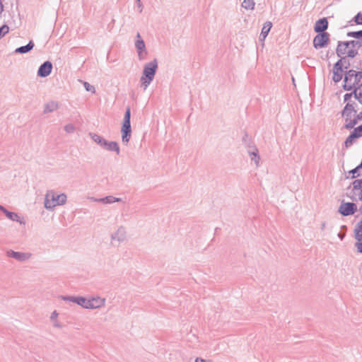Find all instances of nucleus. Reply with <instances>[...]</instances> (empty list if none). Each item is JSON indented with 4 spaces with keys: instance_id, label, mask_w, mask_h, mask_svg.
Instances as JSON below:
<instances>
[{
    "instance_id": "nucleus-25",
    "label": "nucleus",
    "mask_w": 362,
    "mask_h": 362,
    "mask_svg": "<svg viewBox=\"0 0 362 362\" xmlns=\"http://www.w3.org/2000/svg\"><path fill=\"white\" fill-rule=\"evenodd\" d=\"M44 205L45 208L47 210H52L56 206L55 204L52 203V201H51V197L48 192H47L45 197Z\"/></svg>"
},
{
    "instance_id": "nucleus-50",
    "label": "nucleus",
    "mask_w": 362,
    "mask_h": 362,
    "mask_svg": "<svg viewBox=\"0 0 362 362\" xmlns=\"http://www.w3.org/2000/svg\"><path fill=\"white\" fill-rule=\"evenodd\" d=\"M54 327H60V325H59L58 323H55V324L54 325Z\"/></svg>"
},
{
    "instance_id": "nucleus-7",
    "label": "nucleus",
    "mask_w": 362,
    "mask_h": 362,
    "mask_svg": "<svg viewBox=\"0 0 362 362\" xmlns=\"http://www.w3.org/2000/svg\"><path fill=\"white\" fill-rule=\"evenodd\" d=\"M329 42V35L327 33H318L313 39V47L316 49L325 47Z\"/></svg>"
},
{
    "instance_id": "nucleus-26",
    "label": "nucleus",
    "mask_w": 362,
    "mask_h": 362,
    "mask_svg": "<svg viewBox=\"0 0 362 362\" xmlns=\"http://www.w3.org/2000/svg\"><path fill=\"white\" fill-rule=\"evenodd\" d=\"M354 88L351 90L350 93H346L344 95V102L346 103V104L351 103L352 106H356V103L354 101H352L351 99L352 97L354 98Z\"/></svg>"
},
{
    "instance_id": "nucleus-27",
    "label": "nucleus",
    "mask_w": 362,
    "mask_h": 362,
    "mask_svg": "<svg viewBox=\"0 0 362 362\" xmlns=\"http://www.w3.org/2000/svg\"><path fill=\"white\" fill-rule=\"evenodd\" d=\"M89 136L94 142L100 145L101 147L103 146L104 141H105L106 140L105 139L95 133L90 132L89 133Z\"/></svg>"
},
{
    "instance_id": "nucleus-19",
    "label": "nucleus",
    "mask_w": 362,
    "mask_h": 362,
    "mask_svg": "<svg viewBox=\"0 0 362 362\" xmlns=\"http://www.w3.org/2000/svg\"><path fill=\"white\" fill-rule=\"evenodd\" d=\"M247 153L250 158L253 160L257 167L259 165L260 156L259 155V151L255 146H252L250 149H247Z\"/></svg>"
},
{
    "instance_id": "nucleus-22",
    "label": "nucleus",
    "mask_w": 362,
    "mask_h": 362,
    "mask_svg": "<svg viewBox=\"0 0 362 362\" xmlns=\"http://www.w3.org/2000/svg\"><path fill=\"white\" fill-rule=\"evenodd\" d=\"M241 7L247 11H253L255 8L254 0H243L241 2Z\"/></svg>"
},
{
    "instance_id": "nucleus-14",
    "label": "nucleus",
    "mask_w": 362,
    "mask_h": 362,
    "mask_svg": "<svg viewBox=\"0 0 362 362\" xmlns=\"http://www.w3.org/2000/svg\"><path fill=\"white\" fill-rule=\"evenodd\" d=\"M61 298L64 301L75 303L83 308H86L87 298L83 296H62Z\"/></svg>"
},
{
    "instance_id": "nucleus-49",
    "label": "nucleus",
    "mask_w": 362,
    "mask_h": 362,
    "mask_svg": "<svg viewBox=\"0 0 362 362\" xmlns=\"http://www.w3.org/2000/svg\"><path fill=\"white\" fill-rule=\"evenodd\" d=\"M341 228L342 229H346V226L345 225H343L341 226Z\"/></svg>"
},
{
    "instance_id": "nucleus-10",
    "label": "nucleus",
    "mask_w": 362,
    "mask_h": 362,
    "mask_svg": "<svg viewBox=\"0 0 362 362\" xmlns=\"http://www.w3.org/2000/svg\"><path fill=\"white\" fill-rule=\"evenodd\" d=\"M105 298H100L99 296L87 299L86 309L100 308L105 305Z\"/></svg>"
},
{
    "instance_id": "nucleus-1",
    "label": "nucleus",
    "mask_w": 362,
    "mask_h": 362,
    "mask_svg": "<svg viewBox=\"0 0 362 362\" xmlns=\"http://www.w3.org/2000/svg\"><path fill=\"white\" fill-rule=\"evenodd\" d=\"M359 47V43L354 40L339 42L337 48V52L341 59L336 63V67L343 66L342 62L345 57H354L358 53Z\"/></svg>"
},
{
    "instance_id": "nucleus-4",
    "label": "nucleus",
    "mask_w": 362,
    "mask_h": 362,
    "mask_svg": "<svg viewBox=\"0 0 362 362\" xmlns=\"http://www.w3.org/2000/svg\"><path fill=\"white\" fill-rule=\"evenodd\" d=\"M357 86L356 76H354V69H349L344 72V79L343 89L350 91Z\"/></svg>"
},
{
    "instance_id": "nucleus-20",
    "label": "nucleus",
    "mask_w": 362,
    "mask_h": 362,
    "mask_svg": "<svg viewBox=\"0 0 362 362\" xmlns=\"http://www.w3.org/2000/svg\"><path fill=\"white\" fill-rule=\"evenodd\" d=\"M122 199L120 198L115 197L113 196H107L105 197L94 199L95 202H101L103 204H112L115 202H119Z\"/></svg>"
},
{
    "instance_id": "nucleus-36",
    "label": "nucleus",
    "mask_w": 362,
    "mask_h": 362,
    "mask_svg": "<svg viewBox=\"0 0 362 362\" xmlns=\"http://www.w3.org/2000/svg\"><path fill=\"white\" fill-rule=\"evenodd\" d=\"M243 141L244 144L247 146L248 149H250L252 146H254L251 141L248 139V135L245 134L244 137L243 138Z\"/></svg>"
},
{
    "instance_id": "nucleus-2",
    "label": "nucleus",
    "mask_w": 362,
    "mask_h": 362,
    "mask_svg": "<svg viewBox=\"0 0 362 362\" xmlns=\"http://www.w3.org/2000/svg\"><path fill=\"white\" fill-rule=\"evenodd\" d=\"M356 106H352L351 103L346 104L344 109L341 112V116L345 119L344 128L346 129H352L358 122L362 120V110L358 114Z\"/></svg>"
},
{
    "instance_id": "nucleus-5",
    "label": "nucleus",
    "mask_w": 362,
    "mask_h": 362,
    "mask_svg": "<svg viewBox=\"0 0 362 362\" xmlns=\"http://www.w3.org/2000/svg\"><path fill=\"white\" fill-rule=\"evenodd\" d=\"M357 211V205L354 202H345L342 201L338 209V212L343 216H348L355 214Z\"/></svg>"
},
{
    "instance_id": "nucleus-46",
    "label": "nucleus",
    "mask_w": 362,
    "mask_h": 362,
    "mask_svg": "<svg viewBox=\"0 0 362 362\" xmlns=\"http://www.w3.org/2000/svg\"><path fill=\"white\" fill-rule=\"evenodd\" d=\"M195 362H213L211 361H206L205 359H203L202 358L197 357L195 359Z\"/></svg>"
},
{
    "instance_id": "nucleus-15",
    "label": "nucleus",
    "mask_w": 362,
    "mask_h": 362,
    "mask_svg": "<svg viewBox=\"0 0 362 362\" xmlns=\"http://www.w3.org/2000/svg\"><path fill=\"white\" fill-rule=\"evenodd\" d=\"M51 197L52 203L55 204V206L64 205L66 202L67 196L64 193L57 194L53 190L47 191Z\"/></svg>"
},
{
    "instance_id": "nucleus-17",
    "label": "nucleus",
    "mask_w": 362,
    "mask_h": 362,
    "mask_svg": "<svg viewBox=\"0 0 362 362\" xmlns=\"http://www.w3.org/2000/svg\"><path fill=\"white\" fill-rule=\"evenodd\" d=\"M328 28V21L326 18H321L317 20L314 25V30L316 33H325L324 31L326 30Z\"/></svg>"
},
{
    "instance_id": "nucleus-8",
    "label": "nucleus",
    "mask_w": 362,
    "mask_h": 362,
    "mask_svg": "<svg viewBox=\"0 0 362 362\" xmlns=\"http://www.w3.org/2000/svg\"><path fill=\"white\" fill-rule=\"evenodd\" d=\"M126 239L127 231L124 226H119L115 232L111 234V240L112 244H114L115 242L120 244L125 241Z\"/></svg>"
},
{
    "instance_id": "nucleus-38",
    "label": "nucleus",
    "mask_w": 362,
    "mask_h": 362,
    "mask_svg": "<svg viewBox=\"0 0 362 362\" xmlns=\"http://www.w3.org/2000/svg\"><path fill=\"white\" fill-rule=\"evenodd\" d=\"M158 66V62L156 59H153L150 61L146 66V68H157Z\"/></svg>"
},
{
    "instance_id": "nucleus-6",
    "label": "nucleus",
    "mask_w": 362,
    "mask_h": 362,
    "mask_svg": "<svg viewBox=\"0 0 362 362\" xmlns=\"http://www.w3.org/2000/svg\"><path fill=\"white\" fill-rule=\"evenodd\" d=\"M143 73L140 78L141 86L146 90L151 82L153 80L157 69H143Z\"/></svg>"
},
{
    "instance_id": "nucleus-35",
    "label": "nucleus",
    "mask_w": 362,
    "mask_h": 362,
    "mask_svg": "<svg viewBox=\"0 0 362 362\" xmlns=\"http://www.w3.org/2000/svg\"><path fill=\"white\" fill-rule=\"evenodd\" d=\"M347 35L351 37L362 39V30L357 31V32H350V33H348Z\"/></svg>"
},
{
    "instance_id": "nucleus-42",
    "label": "nucleus",
    "mask_w": 362,
    "mask_h": 362,
    "mask_svg": "<svg viewBox=\"0 0 362 362\" xmlns=\"http://www.w3.org/2000/svg\"><path fill=\"white\" fill-rule=\"evenodd\" d=\"M355 23L358 25H362V13H358L355 16Z\"/></svg>"
},
{
    "instance_id": "nucleus-31",
    "label": "nucleus",
    "mask_w": 362,
    "mask_h": 362,
    "mask_svg": "<svg viewBox=\"0 0 362 362\" xmlns=\"http://www.w3.org/2000/svg\"><path fill=\"white\" fill-rule=\"evenodd\" d=\"M362 169V165L359 163L356 168L349 171V174H351V179L356 178L359 177L361 174L359 173V170Z\"/></svg>"
},
{
    "instance_id": "nucleus-47",
    "label": "nucleus",
    "mask_w": 362,
    "mask_h": 362,
    "mask_svg": "<svg viewBox=\"0 0 362 362\" xmlns=\"http://www.w3.org/2000/svg\"><path fill=\"white\" fill-rule=\"evenodd\" d=\"M337 236L339 237V238L341 240H342L344 238V237H345V233H339L337 234Z\"/></svg>"
},
{
    "instance_id": "nucleus-29",
    "label": "nucleus",
    "mask_w": 362,
    "mask_h": 362,
    "mask_svg": "<svg viewBox=\"0 0 362 362\" xmlns=\"http://www.w3.org/2000/svg\"><path fill=\"white\" fill-rule=\"evenodd\" d=\"M359 138L356 134L352 131L350 134L347 136L344 141V146L346 148L350 147L353 143L354 139Z\"/></svg>"
},
{
    "instance_id": "nucleus-9",
    "label": "nucleus",
    "mask_w": 362,
    "mask_h": 362,
    "mask_svg": "<svg viewBox=\"0 0 362 362\" xmlns=\"http://www.w3.org/2000/svg\"><path fill=\"white\" fill-rule=\"evenodd\" d=\"M6 255L7 257L13 258L21 262L28 260L31 257V254L29 252H16L12 250H8L6 252Z\"/></svg>"
},
{
    "instance_id": "nucleus-40",
    "label": "nucleus",
    "mask_w": 362,
    "mask_h": 362,
    "mask_svg": "<svg viewBox=\"0 0 362 362\" xmlns=\"http://www.w3.org/2000/svg\"><path fill=\"white\" fill-rule=\"evenodd\" d=\"M9 30V28L7 25H3L0 28V39L6 35Z\"/></svg>"
},
{
    "instance_id": "nucleus-44",
    "label": "nucleus",
    "mask_w": 362,
    "mask_h": 362,
    "mask_svg": "<svg viewBox=\"0 0 362 362\" xmlns=\"http://www.w3.org/2000/svg\"><path fill=\"white\" fill-rule=\"evenodd\" d=\"M355 247H356L358 253H362V241H357V243H355Z\"/></svg>"
},
{
    "instance_id": "nucleus-23",
    "label": "nucleus",
    "mask_w": 362,
    "mask_h": 362,
    "mask_svg": "<svg viewBox=\"0 0 362 362\" xmlns=\"http://www.w3.org/2000/svg\"><path fill=\"white\" fill-rule=\"evenodd\" d=\"M354 238L358 242L362 241V219L356 224L355 227Z\"/></svg>"
},
{
    "instance_id": "nucleus-13",
    "label": "nucleus",
    "mask_w": 362,
    "mask_h": 362,
    "mask_svg": "<svg viewBox=\"0 0 362 362\" xmlns=\"http://www.w3.org/2000/svg\"><path fill=\"white\" fill-rule=\"evenodd\" d=\"M121 134L122 141L124 144L127 145L129 143L132 135L131 123L122 122Z\"/></svg>"
},
{
    "instance_id": "nucleus-39",
    "label": "nucleus",
    "mask_w": 362,
    "mask_h": 362,
    "mask_svg": "<svg viewBox=\"0 0 362 362\" xmlns=\"http://www.w3.org/2000/svg\"><path fill=\"white\" fill-rule=\"evenodd\" d=\"M353 132L356 134L358 137L362 136V124L356 127L353 128Z\"/></svg>"
},
{
    "instance_id": "nucleus-43",
    "label": "nucleus",
    "mask_w": 362,
    "mask_h": 362,
    "mask_svg": "<svg viewBox=\"0 0 362 362\" xmlns=\"http://www.w3.org/2000/svg\"><path fill=\"white\" fill-rule=\"evenodd\" d=\"M40 68H52V64L49 61H46L40 65Z\"/></svg>"
},
{
    "instance_id": "nucleus-30",
    "label": "nucleus",
    "mask_w": 362,
    "mask_h": 362,
    "mask_svg": "<svg viewBox=\"0 0 362 362\" xmlns=\"http://www.w3.org/2000/svg\"><path fill=\"white\" fill-rule=\"evenodd\" d=\"M33 43L32 42H30L28 45L17 48L16 49V52L21 54L27 53L30 52L33 48Z\"/></svg>"
},
{
    "instance_id": "nucleus-12",
    "label": "nucleus",
    "mask_w": 362,
    "mask_h": 362,
    "mask_svg": "<svg viewBox=\"0 0 362 362\" xmlns=\"http://www.w3.org/2000/svg\"><path fill=\"white\" fill-rule=\"evenodd\" d=\"M0 210L5 214V216L13 221H16L21 225L25 226L26 222L23 217H20L17 213L12 212L6 209L4 206H1Z\"/></svg>"
},
{
    "instance_id": "nucleus-16",
    "label": "nucleus",
    "mask_w": 362,
    "mask_h": 362,
    "mask_svg": "<svg viewBox=\"0 0 362 362\" xmlns=\"http://www.w3.org/2000/svg\"><path fill=\"white\" fill-rule=\"evenodd\" d=\"M273 25L269 21H265L262 26L261 31L259 33V39L262 42H264L267 37Z\"/></svg>"
},
{
    "instance_id": "nucleus-11",
    "label": "nucleus",
    "mask_w": 362,
    "mask_h": 362,
    "mask_svg": "<svg viewBox=\"0 0 362 362\" xmlns=\"http://www.w3.org/2000/svg\"><path fill=\"white\" fill-rule=\"evenodd\" d=\"M352 199H356L357 197L358 199L362 201V178L356 179L352 182Z\"/></svg>"
},
{
    "instance_id": "nucleus-48",
    "label": "nucleus",
    "mask_w": 362,
    "mask_h": 362,
    "mask_svg": "<svg viewBox=\"0 0 362 362\" xmlns=\"http://www.w3.org/2000/svg\"><path fill=\"white\" fill-rule=\"evenodd\" d=\"M325 226H326V223L325 222H322L321 223V227H320L321 230H323L325 228Z\"/></svg>"
},
{
    "instance_id": "nucleus-24",
    "label": "nucleus",
    "mask_w": 362,
    "mask_h": 362,
    "mask_svg": "<svg viewBox=\"0 0 362 362\" xmlns=\"http://www.w3.org/2000/svg\"><path fill=\"white\" fill-rule=\"evenodd\" d=\"M354 98L362 105V83L354 88Z\"/></svg>"
},
{
    "instance_id": "nucleus-3",
    "label": "nucleus",
    "mask_w": 362,
    "mask_h": 362,
    "mask_svg": "<svg viewBox=\"0 0 362 362\" xmlns=\"http://www.w3.org/2000/svg\"><path fill=\"white\" fill-rule=\"evenodd\" d=\"M134 47L139 59H144L148 54L146 43L140 33H136L134 42Z\"/></svg>"
},
{
    "instance_id": "nucleus-37",
    "label": "nucleus",
    "mask_w": 362,
    "mask_h": 362,
    "mask_svg": "<svg viewBox=\"0 0 362 362\" xmlns=\"http://www.w3.org/2000/svg\"><path fill=\"white\" fill-rule=\"evenodd\" d=\"M64 130L66 133L71 134L75 132L76 128L74 124H67L64 126Z\"/></svg>"
},
{
    "instance_id": "nucleus-21",
    "label": "nucleus",
    "mask_w": 362,
    "mask_h": 362,
    "mask_svg": "<svg viewBox=\"0 0 362 362\" xmlns=\"http://www.w3.org/2000/svg\"><path fill=\"white\" fill-rule=\"evenodd\" d=\"M59 108V103L56 101H49L45 105L43 112L45 114L52 112Z\"/></svg>"
},
{
    "instance_id": "nucleus-32",
    "label": "nucleus",
    "mask_w": 362,
    "mask_h": 362,
    "mask_svg": "<svg viewBox=\"0 0 362 362\" xmlns=\"http://www.w3.org/2000/svg\"><path fill=\"white\" fill-rule=\"evenodd\" d=\"M122 122L131 123V109L129 106L126 108Z\"/></svg>"
},
{
    "instance_id": "nucleus-51",
    "label": "nucleus",
    "mask_w": 362,
    "mask_h": 362,
    "mask_svg": "<svg viewBox=\"0 0 362 362\" xmlns=\"http://www.w3.org/2000/svg\"><path fill=\"white\" fill-rule=\"evenodd\" d=\"M292 81H293V83L295 84V78H294L293 75H292Z\"/></svg>"
},
{
    "instance_id": "nucleus-41",
    "label": "nucleus",
    "mask_w": 362,
    "mask_h": 362,
    "mask_svg": "<svg viewBox=\"0 0 362 362\" xmlns=\"http://www.w3.org/2000/svg\"><path fill=\"white\" fill-rule=\"evenodd\" d=\"M354 76H356L357 86L359 85L360 81L362 80V71H356L354 69Z\"/></svg>"
},
{
    "instance_id": "nucleus-28",
    "label": "nucleus",
    "mask_w": 362,
    "mask_h": 362,
    "mask_svg": "<svg viewBox=\"0 0 362 362\" xmlns=\"http://www.w3.org/2000/svg\"><path fill=\"white\" fill-rule=\"evenodd\" d=\"M344 74V69H333L332 80L335 82H339Z\"/></svg>"
},
{
    "instance_id": "nucleus-45",
    "label": "nucleus",
    "mask_w": 362,
    "mask_h": 362,
    "mask_svg": "<svg viewBox=\"0 0 362 362\" xmlns=\"http://www.w3.org/2000/svg\"><path fill=\"white\" fill-rule=\"evenodd\" d=\"M57 316H58V313L56 310H54L52 313L50 319L52 320H54L57 319Z\"/></svg>"
},
{
    "instance_id": "nucleus-33",
    "label": "nucleus",
    "mask_w": 362,
    "mask_h": 362,
    "mask_svg": "<svg viewBox=\"0 0 362 362\" xmlns=\"http://www.w3.org/2000/svg\"><path fill=\"white\" fill-rule=\"evenodd\" d=\"M52 70V69H38L37 76L42 78L47 77L51 74Z\"/></svg>"
},
{
    "instance_id": "nucleus-18",
    "label": "nucleus",
    "mask_w": 362,
    "mask_h": 362,
    "mask_svg": "<svg viewBox=\"0 0 362 362\" xmlns=\"http://www.w3.org/2000/svg\"><path fill=\"white\" fill-rule=\"evenodd\" d=\"M102 147L107 151L115 152L117 155H119L120 153L119 145L116 141H108L105 140Z\"/></svg>"
},
{
    "instance_id": "nucleus-34",
    "label": "nucleus",
    "mask_w": 362,
    "mask_h": 362,
    "mask_svg": "<svg viewBox=\"0 0 362 362\" xmlns=\"http://www.w3.org/2000/svg\"><path fill=\"white\" fill-rule=\"evenodd\" d=\"M83 86L86 91L90 92L92 93H95V88L93 86L90 85L89 83L86 81H83Z\"/></svg>"
},
{
    "instance_id": "nucleus-52",
    "label": "nucleus",
    "mask_w": 362,
    "mask_h": 362,
    "mask_svg": "<svg viewBox=\"0 0 362 362\" xmlns=\"http://www.w3.org/2000/svg\"><path fill=\"white\" fill-rule=\"evenodd\" d=\"M139 4H141V0H136Z\"/></svg>"
}]
</instances>
